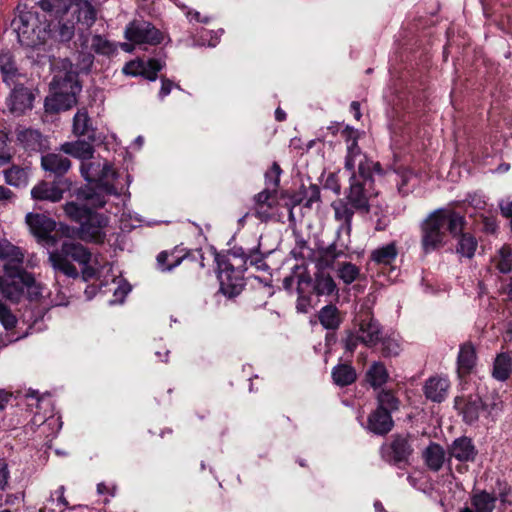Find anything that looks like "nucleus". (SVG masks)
<instances>
[{
	"instance_id": "58",
	"label": "nucleus",
	"mask_w": 512,
	"mask_h": 512,
	"mask_svg": "<svg viewBox=\"0 0 512 512\" xmlns=\"http://www.w3.org/2000/svg\"><path fill=\"white\" fill-rule=\"evenodd\" d=\"M276 204L255 205L254 216L262 222H267L272 218V209Z\"/></svg>"
},
{
	"instance_id": "55",
	"label": "nucleus",
	"mask_w": 512,
	"mask_h": 512,
	"mask_svg": "<svg viewBox=\"0 0 512 512\" xmlns=\"http://www.w3.org/2000/svg\"><path fill=\"white\" fill-rule=\"evenodd\" d=\"M277 191L266 187L254 196L255 205L277 204Z\"/></svg>"
},
{
	"instance_id": "36",
	"label": "nucleus",
	"mask_w": 512,
	"mask_h": 512,
	"mask_svg": "<svg viewBox=\"0 0 512 512\" xmlns=\"http://www.w3.org/2000/svg\"><path fill=\"white\" fill-rule=\"evenodd\" d=\"M377 407L381 411H388L391 415L398 411L401 401L391 389H380L376 396Z\"/></svg>"
},
{
	"instance_id": "30",
	"label": "nucleus",
	"mask_w": 512,
	"mask_h": 512,
	"mask_svg": "<svg viewBox=\"0 0 512 512\" xmlns=\"http://www.w3.org/2000/svg\"><path fill=\"white\" fill-rule=\"evenodd\" d=\"M398 253L396 242H390L373 250L370 255V260L377 265L392 266L397 259Z\"/></svg>"
},
{
	"instance_id": "26",
	"label": "nucleus",
	"mask_w": 512,
	"mask_h": 512,
	"mask_svg": "<svg viewBox=\"0 0 512 512\" xmlns=\"http://www.w3.org/2000/svg\"><path fill=\"white\" fill-rule=\"evenodd\" d=\"M73 133L79 137H86L87 140H90L91 142H95L97 140L96 130L92 127L91 119L85 109L79 110L74 115Z\"/></svg>"
},
{
	"instance_id": "49",
	"label": "nucleus",
	"mask_w": 512,
	"mask_h": 512,
	"mask_svg": "<svg viewBox=\"0 0 512 512\" xmlns=\"http://www.w3.org/2000/svg\"><path fill=\"white\" fill-rule=\"evenodd\" d=\"M360 274V269L351 262H345L338 268L339 278L347 285L353 283Z\"/></svg>"
},
{
	"instance_id": "16",
	"label": "nucleus",
	"mask_w": 512,
	"mask_h": 512,
	"mask_svg": "<svg viewBox=\"0 0 512 512\" xmlns=\"http://www.w3.org/2000/svg\"><path fill=\"white\" fill-rule=\"evenodd\" d=\"M16 138L28 152H42L48 147L47 138L37 129L19 127L16 129Z\"/></svg>"
},
{
	"instance_id": "59",
	"label": "nucleus",
	"mask_w": 512,
	"mask_h": 512,
	"mask_svg": "<svg viewBox=\"0 0 512 512\" xmlns=\"http://www.w3.org/2000/svg\"><path fill=\"white\" fill-rule=\"evenodd\" d=\"M306 201L303 204L306 208H311L313 203L319 202L321 200L320 188L316 184H310L309 188L306 189Z\"/></svg>"
},
{
	"instance_id": "61",
	"label": "nucleus",
	"mask_w": 512,
	"mask_h": 512,
	"mask_svg": "<svg viewBox=\"0 0 512 512\" xmlns=\"http://www.w3.org/2000/svg\"><path fill=\"white\" fill-rule=\"evenodd\" d=\"M324 188L333 191L336 195L341 193V184L336 173H329L324 182Z\"/></svg>"
},
{
	"instance_id": "53",
	"label": "nucleus",
	"mask_w": 512,
	"mask_h": 512,
	"mask_svg": "<svg viewBox=\"0 0 512 512\" xmlns=\"http://www.w3.org/2000/svg\"><path fill=\"white\" fill-rule=\"evenodd\" d=\"M281 173H282V169H281L280 165L277 162H273L270 169H268L265 173L266 187L277 191V189L280 185Z\"/></svg>"
},
{
	"instance_id": "51",
	"label": "nucleus",
	"mask_w": 512,
	"mask_h": 512,
	"mask_svg": "<svg viewBox=\"0 0 512 512\" xmlns=\"http://www.w3.org/2000/svg\"><path fill=\"white\" fill-rule=\"evenodd\" d=\"M248 253V250H245L243 247H237L234 246L230 250H228L226 253L216 252L215 251V262L217 263V258L219 256H228L231 259V262L233 261H239V264H237L240 268L246 269V255Z\"/></svg>"
},
{
	"instance_id": "37",
	"label": "nucleus",
	"mask_w": 512,
	"mask_h": 512,
	"mask_svg": "<svg viewBox=\"0 0 512 512\" xmlns=\"http://www.w3.org/2000/svg\"><path fill=\"white\" fill-rule=\"evenodd\" d=\"M388 378V371L382 362H374L366 372V379L375 390L381 388Z\"/></svg>"
},
{
	"instance_id": "31",
	"label": "nucleus",
	"mask_w": 512,
	"mask_h": 512,
	"mask_svg": "<svg viewBox=\"0 0 512 512\" xmlns=\"http://www.w3.org/2000/svg\"><path fill=\"white\" fill-rule=\"evenodd\" d=\"M0 72L4 83L8 86L14 84L19 73L14 55L9 50H3L0 53Z\"/></svg>"
},
{
	"instance_id": "5",
	"label": "nucleus",
	"mask_w": 512,
	"mask_h": 512,
	"mask_svg": "<svg viewBox=\"0 0 512 512\" xmlns=\"http://www.w3.org/2000/svg\"><path fill=\"white\" fill-rule=\"evenodd\" d=\"M42 290L43 287L39 288V295H37L35 298L30 297L27 292L24 293L22 301L19 303L22 304V308L20 309V320L27 327L22 334L16 335V332H13L11 335H9L10 343L22 339L30 334L38 333L46 329L44 317L49 311V306L48 302L42 295Z\"/></svg>"
},
{
	"instance_id": "11",
	"label": "nucleus",
	"mask_w": 512,
	"mask_h": 512,
	"mask_svg": "<svg viewBox=\"0 0 512 512\" xmlns=\"http://www.w3.org/2000/svg\"><path fill=\"white\" fill-rule=\"evenodd\" d=\"M354 324L358 328V333L362 336V344L367 348H375L383 335V326L374 317L372 311L367 310L359 313L355 319Z\"/></svg>"
},
{
	"instance_id": "20",
	"label": "nucleus",
	"mask_w": 512,
	"mask_h": 512,
	"mask_svg": "<svg viewBox=\"0 0 512 512\" xmlns=\"http://www.w3.org/2000/svg\"><path fill=\"white\" fill-rule=\"evenodd\" d=\"M477 363L476 348L468 341L460 345L457 356V373L459 378L468 377L474 370Z\"/></svg>"
},
{
	"instance_id": "33",
	"label": "nucleus",
	"mask_w": 512,
	"mask_h": 512,
	"mask_svg": "<svg viewBox=\"0 0 512 512\" xmlns=\"http://www.w3.org/2000/svg\"><path fill=\"white\" fill-rule=\"evenodd\" d=\"M93 143L90 140H77L75 142H68L65 143L62 148L65 153L82 159V160H88L93 157L94 154V147Z\"/></svg>"
},
{
	"instance_id": "1",
	"label": "nucleus",
	"mask_w": 512,
	"mask_h": 512,
	"mask_svg": "<svg viewBox=\"0 0 512 512\" xmlns=\"http://www.w3.org/2000/svg\"><path fill=\"white\" fill-rule=\"evenodd\" d=\"M37 5L46 13L43 21L37 12L25 11L12 22L22 46L68 44L77 24L89 29L97 19V10L90 0H40Z\"/></svg>"
},
{
	"instance_id": "7",
	"label": "nucleus",
	"mask_w": 512,
	"mask_h": 512,
	"mask_svg": "<svg viewBox=\"0 0 512 512\" xmlns=\"http://www.w3.org/2000/svg\"><path fill=\"white\" fill-rule=\"evenodd\" d=\"M216 266L220 292L229 298L238 296L245 286L244 273L246 269L231 262L228 256H219Z\"/></svg>"
},
{
	"instance_id": "35",
	"label": "nucleus",
	"mask_w": 512,
	"mask_h": 512,
	"mask_svg": "<svg viewBox=\"0 0 512 512\" xmlns=\"http://www.w3.org/2000/svg\"><path fill=\"white\" fill-rule=\"evenodd\" d=\"M73 194L78 200L87 201L94 208H102L106 204L105 195L99 191L96 186L91 187L86 185L84 187H80Z\"/></svg>"
},
{
	"instance_id": "50",
	"label": "nucleus",
	"mask_w": 512,
	"mask_h": 512,
	"mask_svg": "<svg viewBox=\"0 0 512 512\" xmlns=\"http://www.w3.org/2000/svg\"><path fill=\"white\" fill-rule=\"evenodd\" d=\"M178 252V247H175L171 252H168L166 250L161 251L156 258L158 269L161 270L162 272L173 270L176 267L172 266L173 260H175V257L178 256Z\"/></svg>"
},
{
	"instance_id": "22",
	"label": "nucleus",
	"mask_w": 512,
	"mask_h": 512,
	"mask_svg": "<svg viewBox=\"0 0 512 512\" xmlns=\"http://www.w3.org/2000/svg\"><path fill=\"white\" fill-rule=\"evenodd\" d=\"M498 497L485 489H473L470 494L471 512H493Z\"/></svg>"
},
{
	"instance_id": "57",
	"label": "nucleus",
	"mask_w": 512,
	"mask_h": 512,
	"mask_svg": "<svg viewBox=\"0 0 512 512\" xmlns=\"http://www.w3.org/2000/svg\"><path fill=\"white\" fill-rule=\"evenodd\" d=\"M94 64V56L90 52H81L78 58V67L81 72L88 74L90 73Z\"/></svg>"
},
{
	"instance_id": "13",
	"label": "nucleus",
	"mask_w": 512,
	"mask_h": 512,
	"mask_svg": "<svg viewBox=\"0 0 512 512\" xmlns=\"http://www.w3.org/2000/svg\"><path fill=\"white\" fill-rule=\"evenodd\" d=\"M126 38L137 44L158 45L163 41V33L147 21H133L125 31Z\"/></svg>"
},
{
	"instance_id": "3",
	"label": "nucleus",
	"mask_w": 512,
	"mask_h": 512,
	"mask_svg": "<svg viewBox=\"0 0 512 512\" xmlns=\"http://www.w3.org/2000/svg\"><path fill=\"white\" fill-rule=\"evenodd\" d=\"M467 224L465 215L452 208H438L420 223L421 249L425 254L446 244L447 234L456 237Z\"/></svg>"
},
{
	"instance_id": "23",
	"label": "nucleus",
	"mask_w": 512,
	"mask_h": 512,
	"mask_svg": "<svg viewBox=\"0 0 512 512\" xmlns=\"http://www.w3.org/2000/svg\"><path fill=\"white\" fill-rule=\"evenodd\" d=\"M62 255L70 261L73 260L78 264H88L91 261L92 253L90 250L79 242L72 240H64L60 247Z\"/></svg>"
},
{
	"instance_id": "62",
	"label": "nucleus",
	"mask_w": 512,
	"mask_h": 512,
	"mask_svg": "<svg viewBox=\"0 0 512 512\" xmlns=\"http://www.w3.org/2000/svg\"><path fill=\"white\" fill-rule=\"evenodd\" d=\"M65 490H66L65 486L61 485L55 491V494L57 495V503L59 505H62L64 507V509H68V510H75L77 507H80L81 505H73V506L70 505L69 501L64 496Z\"/></svg>"
},
{
	"instance_id": "12",
	"label": "nucleus",
	"mask_w": 512,
	"mask_h": 512,
	"mask_svg": "<svg viewBox=\"0 0 512 512\" xmlns=\"http://www.w3.org/2000/svg\"><path fill=\"white\" fill-rule=\"evenodd\" d=\"M454 409L464 423L472 425L478 421L480 413L487 409V405L479 394H469L456 396Z\"/></svg>"
},
{
	"instance_id": "27",
	"label": "nucleus",
	"mask_w": 512,
	"mask_h": 512,
	"mask_svg": "<svg viewBox=\"0 0 512 512\" xmlns=\"http://www.w3.org/2000/svg\"><path fill=\"white\" fill-rule=\"evenodd\" d=\"M422 457L429 470L438 472L445 462V450L440 444L430 442L423 451Z\"/></svg>"
},
{
	"instance_id": "32",
	"label": "nucleus",
	"mask_w": 512,
	"mask_h": 512,
	"mask_svg": "<svg viewBox=\"0 0 512 512\" xmlns=\"http://www.w3.org/2000/svg\"><path fill=\"white\" fill-rule=\"evenodd\" d=\"M331 376L333 382L339 387L353 384L357 379L355 368L349 363H339L333 367Z\"/></svg>"
},
{
	"instance_id": "43",
	"label": "nucleus",
	"mask_w": 512,
	"mask_h": 512,
	"mask_svg": "<svg viewBox=\"0 0 512 512\" xmlns=\"http://www.w3.org/2000/svg\"><path fill=\"white\" fill-rule=\"evenodd\" d=\"M91 50L98 55L111 56L116 52V46L102 35L96 34L91 39Z\"/></svg>"
},
{
	"instance_id": "10",
	"label": "nucleus",
	"mask_w": 512,
	"mask_h": 512,
	"mask_svg": "<svg viewBox=\"0 0 512 512\" xmlns=\"http://www.w3.org/2000/svg\"><path fill=\"white\" fill-rule=\"evenodd\" d=\"M72 185L69 179L42 180L31 189V198L36 202L56 203L63 199L65 192L72 190Z\"/></svg>"
},
{
	"instance_id": "28",
	"label": "nucleus",
	"mask_w": 512,
	"mask_h": 512,
	"mask_svg": "<svg viewBox=\"0 0 512 512\" xmlns=\"http://www.w3.org/2000/svg\"><path fill=\"white\" fill-rule=\"evenodd\" d=\"M317 317L324 329L332 331H336L343 321L339 309L332 303L322 307L318 311Z\"/></svg>"
},
{
	"instance_id": "44",
	"label": "nucleus",
	"mask_w": 512,
	"mask_h": 512,
	"mask_svg": "<svg viewBox=\"0 0 512 512\" xmlns=\"http://www.w3.org/2000/svg\"><path fill=\"white\" fill-rule=\"evenodd\" d=\"M92 209L85 205H78L76 202H67L64 206L65 214L79 225L86 218Z\"/></svg>"
},
{
	"instance_id": "60",
	"label": "nucleus",
	"mask_w": 512,
	"mask_h": 512,
	"mask_svg": "<svg viewBox=\"0 0 512 512\" xmlns=\"http://www.w3.org/2000/svg\"><path fill=\"white\" fill-rule=\"evenodd\" d=\"M161 88L158 93V97L160 100H163L166 96H168L171 93L172 88L175 86L174 82L170 79H168L166 76L161 75ZM176 87L180 89V85L177 84Z\"/></svg>"
},
{
	"instance_id": "8",
	"label": "nucleus",
	"mask_w": 512,
	"mask_h": 512,
	"mask_svg": "<svg viewBox=\"0 0 512 512\" xmlns=\"http://www.w3.org/2000/svg\"><path fill=\"white\" fill-rule=\"evenodd\" d=\"M108 224V217L102 213L91 210L78 228L65 226L62 227V233L67 238H75L87 242L103 243L106 237L103 228Z\"/></svg>"
},
{
	"instance_id": "42",
	"label": "nucleus",
	"mask_w": 512,
	"mask_h": 512,
	"mask_svg": "<svg viewBox=\"0 0 512 512\" xmlns=\"http://www.w3.org/2000/svg\"><path fill=\"white\" fill-rule=\"evenodd\" d=\"M267 254L260 250V243L251 249H248L246 255V268L249 266L254 267L257 271H268L269 265L266 263Z\"/></svg>"
},
{
	"instance_id": "45",
	"label": "nucleus",
	"mask_w": 512,
	"mask_h": 512,
	"mask_svg": "<svg viewBox=\"0 0 512 512\" xmlns=\"http://www.w3.org/2000/svg\"><path fill=\"white\" fill-rule=\"evenodd\" d=\"M0 323L4 327V329L7 332H10L7 334L8 339H10V336L14 331V329L17 326L18 319L13 314L11 309L3 302L0 301ZM9 342V340H7Z\"/></svg>"
},
{
	"instance_id": "21",
	"label": "nucleus",
	"mask_w": 512,
	"mask_h": 512,
	"mask_svg": "<svg viewBox=\"0 0 512 512\" xmlns=\"http://www.w3.org/2000/svg\"><path fill=\"white\" fill-rule=\"evenodd\" d=\"M42 168L54 175V179H67L64 175L71 167V161L66 156L48 153L41 158Z\"/></svg>"
},
{
	"instance_id": "63",
	"label": "nucleus",
	"mask_w": 512,
	"mask_h": 512,
	"mask_svg": "<svg viewBox=\"0 0 512 512\" xmlns=\"http://www.w3.org/2000/svg\"><path fill=\"white\" fill-rule=\"evenodd\" d=\"M306 195H307L306 187L304 185H301L299 191L293 193L290 196V203H291L292 207L304 204L305 203L304 200H306L305 199Z\"/></svg>"
},
{
	"instance_id": "17",
	"label": "nucleus",
	"mask_w": 512,
	"mask_h": 512,
	"mask_svg": "<svg viewBox=\"0 0 512 512\" xmlns=\"http://www.w3.org/2000/svg\"><path fill=\"white\" fill-rule=\"evenodd\" d=\"M30 232L38 240H48L56 227V222L50 217L39 213H28L25 217Z\"/></svg>"
},
{
	"instance_id": "40",
	"label": "nucleus",
	"mask_w": 512,
	"mask_h": 512,
	"mask_svg": "<svg viewBox=\"0 0 512 512\" xmlns=\"http://www.w3.org/2000/svg\"><path fill=\"white\" fill-rule=\"evenodd\" d=\"M346 199L348 198L346 197ZM332 206L334 209L335 219L343 222L342 227L345 226L347 233L349 234L351 231V224L354 216L353 209H356L350 204L349 200H347V202L339 200L338 202H335Z\"/></svg>"
},
{
	"instance_id": "29",
	"label": "nucleus",
	"mask_w": 512,
	"mask_h": 512,
	"mask_svg": "<svg viewBox=\"0 0 512 512\" xmlns=\"http://www.w3.org/2000/svg\"><path fill=\"white\" fill-rule=\"evenodd\" d=\"M49 262L56 274L61 273L72 279L79 278V273L75 265L72 264L67 257L62 255L59 249L50 253Z\"/></svg>"
},
{
	"instance_id": "48",
	"label": "nucleus",
	"mask_w": 512,
	"mask_h": 512,
	"mask_svg": "<svg viewBox=\"0 0 512 512\" xmlns=\"http://www.w3.org/2000/svg\"><path fill=\"white\" fill-rule=\"evenodd\" d=\"M362 336L359 335L358 331L355 332L350 329L344 331V336L341 340L345 353L352 357L359 343H362Z\"/></svg>"
},
{
	"instance_id": "9",
	"label": "nucleus",
	"mask_w": 512,
	"mask_h": 512,
	"mask_svg": "<svg viewBox=\"0 0 512 512\" xmlns=\"http://www.w3.org/2000/svg\"><path fill=\"white\" fill-rule=\"evenodd\" d=\"M60 89L61 91L55 95L52 103L46 102L47 111L59 112L76 105L77 96L82 90L78 73L67 71L61 81Z\"/></svg>"
},
{
	"instance_id": "56",
	"label": "nucleus",
	"mask_w": 512,
	"mask_h": 512,
	"mask_svg": "<svg viewBox=\"0 0 512 512\" xmlns=\"http://www.w3.org/2000/svg\"><path fill=\"white\" fill-rule=\"evenodd\" d=\"M8 134L6 132L0 133V166L9 164L13 155L8 146Z\"/></svg>"
},
{
	"instance_id": "41",
	"label": "nucleus",
	"mask_w": 512,
	"mask_h": 512,
	"mask_svg": "<svg viewBox=\"0 0 512 512\" xmlns=\"http://www.w3.org/2000/svg\"><path fill=\"white\" fill-rule=\"evenodd\" d=\"M312 278L309 275L301 274L298 277L296 310L299 313H307L311 307V299L305 295L304 286H310Z\"/></svg>"
},
{
	"instance_id": "4",
	"label": "nucleus",
	"mask_w": 512,
	"mask_h": 512,
	"mask_svg": "<svg viewBox=\"0 0 512 512\" xmlns=\"http://www.w3.org/2000/svg\"><path fill=\"white\" fill-rule=\"evenodd\" d=\"M4 271L9 278V280H3L0 277V291L4 298L18 304L26 292L33 298L39 295V288L42 285L36 281L32 273L21 266V263H7L4 265Z\"/></svg>"
},
{
	"instance_id": "64",
	"label": "nucleus",
	"mask_w": 512,
	"mask_h": 512,
	"mask_svg": "<svg viewBox=\"0 0 512 512\" xmlns=\"http://www.w3.org/2000/svg\"><path fill=\"white\" fill-rule=\"evenodd\" d=\"M96 188L104 195H116V189L113 184L102 180L97 181Z\"/></svg>"
},
{
	"instance_id": "19",
	"label": "nucleus",
	"mask_w": 512,
	"mask_h": 512,
	"mask_svg": "<svg viewBox=\"0 0 512 512\" xmlns=\"http://www.w3.org/2000/svg\"><path fill=\"white\" fill-rule=\"evenodd\" d=\"M448 454L451 458H455L460 462H474L478 450L472 439L467 436H461L452 441L448 446Z\"/></svg>"
},
{
	"instance_id": "18",
	"label": "nucleus",
	"mask_w": 512,
	"mask_h": 512,
	"mask_svg": "<svg viewBox=\"0 0 512 512\" xmlns=\"http://www.w3.org/2000/svg\"><path fill=\"white\" fill-rule=\"evenodd\" d=\"M394 420L388 411L374 409L367 417L366 430L377 436H386L394 428Z\"/></svg>"
},
{
	"instance_id": "14",
	"label": "nucleus",
	"mask_w": 512,
	"mask_h": 512,
	"mask_svg": "<svg viewBox=\"0 0 512 512\" xmlns=\"http://www.w3.org/2000/svg\"><path fill=\"white\" fill-rule=\"evenodd\" d=\"M165 67V62L158 58L137 59L128 62L123 68L126 75L141 76L149 81H156L158 73Z\"/></svg>"
},
{
	"instance_id": "15",
	"label": "nucleus",
	"mask_w": 512,
	"mask_h": 512,
	"mask_svg": "<svg viewBox=\"0 0 512 512\" xmlns=\"http://www.w3.org/2000/svg\"><path fill=\"white\" fill-rule=\"evenodd\" d=\"M35 97L31 90L23 84H17L12 89L7 106L11 113L20 116L33 107Z\"/></svg>"
},
{
	"instance_id": "46",
	"label": "nucleus",
	"mask_w": 512,
	"mask_h": 512,
	"mask_svg": "<svg viewBox=\"0 0 512 512\" xmlns=\"http://www.w3.org/2000/svg\"><path fill=\"white\" fill-rule=\"evenodd\" d=\"M379 344H381L380 352L384 358L398 356L401 351L398 340L392 336L382 335Z\"/></svg>"
},
{
	"instance_id": "6",
	"label": "nucleus",
	"mask_w": 512,
	"mask_h": 512,
	"mask_svg": "<svg viewBox=\"0 0 512 512\" xmlns=\"http://www.w3.org/2000/svg\"><path fill=\"white\" fill-rule=\"evenodd\" d=\"M415 440L416 436L407 431L393 433L379 447V455L385 463L401 468L410 463Z\"/></svg>"
},
{
	"instance_id": "47",
	"label": "nucleus",
	"mask_w": 512,
	"mask_h": 512,
	"mask_svg": "<svg viewBox=\"0 0 512 512\" xmlns=\"http://www.w3.org/2000/svg\"><path fill=\"white\" fill-rule=\"evenodd\" d=\"M183 262L196 263L198 269L204 268V254L202 249L189 250L181 256L178 255L175 257V260H173L172 266H179Z\"/></svg>"
},
{
	"instance_id": "52",
	"label": "nucleus",
	"mask_w": 512,
	"mask_h": 512,
	"mask_svg": "<svg viewBox=\"0 0 512 512\" xmlns=\"http://www.w3.org/2000/svg\"><path fill=\"white\" fill-rule=\"evenodd\" d=\"M23 255L18 248L9 242L0 241V259L22 263Z\"/></svg>"
},
{
	"instance_id": "39",
	"label": "nucleus",
	"mask_w": 512,
	"mask_h": 512,
	"mask_svg": "<svg viewBox=\"0 0 512 512\" xmlns=\"http://www.w3.org/2000/svg\"><path fill=\"white\" fill-rule=\"evenodd\" d=\"M512 372V358L508 353H500L493 364V377L498 381H506Z\"/></svg>"
},
{
	"instance_id": "2",
	"label": "nucleus",
	"mask_w": 512,
	"mask_h": 512,
	"mask_svg": "<svg viewBox=\"0 0 512 512\" xmlns=\"http://www.w3.org/2000/svg\"><path fill=\"white\" fill-rule=\"evenodd\" d=\"M360 132L347 125L341 137L347 144L344 169L350 173L347 198L357 212L368 214L370 200L378 195L374 175L383 176L385 171L380 162H375L364 154L358 145Z\"/></svg>"
},
{
	"instance_id": "34",
	"label": "nucleus",
	"mask_w": 512,
	"mask_h": 512,
	"mask_svg": "<svg viewBox=\"0 0 512 512\" xmlns=\"http://www.w3.org/2000/svg\"><path fill=\"white\" fill-rule=\"evenodd\" d=\"M453 238L457 240L456 252L458 254L468 259L474 257L478 246V241L474 235L469 232H464V229H461L459 234Z\"/></svg>"
},
{
	"instance_id": "25",
	"label": "nucleus",
	"mask_w": 512,
	"mask_h": 512,
	"mask_svg": "<svg viewBox=\"0 0 512 512\" xmlns=\"http://www.w3.org/2000/svg\"><path fill=\"white\" fill-rule=\"evenodd\" d=\"M449 382L440 377H430L424 385V394L427 399L441 403L447 396Z\"/></svg>"
},
{
	"instance_id": "54",
	"label": "nucleus",
	"mask_w": 512,
	"mask_h": 512,
	"mask_svg": "<svg viewBox=\"0 0 512 512\" xmlns=\"http://www.w3.org/2000/svg\"><path fill=\"white\" fill-rule=\"evenodd\" d=\"M321 260L325 262L327 266L333 265L334 261L344 255L343 250L337 249L336 243H332L326 248L319 251Z\"/></svg>"
},
{
	"instance_id": "38",
	"label": "nucleus",
	"mask_w": 512,
	"mask_h": 512,
	"mask_svg": "<svg viewBox=\"0 0 512 512\" xmlns=\"http://www.w3.org/2000/svg\"><path fill=\"white\" fill-rule=\"evenodd\" d=\"M5 182L16 188H24L28 185L29 173L26 168L12 165L4 171Z\"/></svg>"
},
{
	"instance_id": "24",
	"label": "nucleus",
	"mask_w": 512,
	"mask_h": 512,
	"mask_svg": "<svg viewBox=\"0 0 512 512\" xmlns=\"http://www.w3.org/2000/svg\"><path fill=\"white\" fill-rule=\"evenodd\" d=\"M312 292L317 296H335L338 298L337 285L329 273L318 271L310 284Z\"/></svg>"
}]
</instances>
